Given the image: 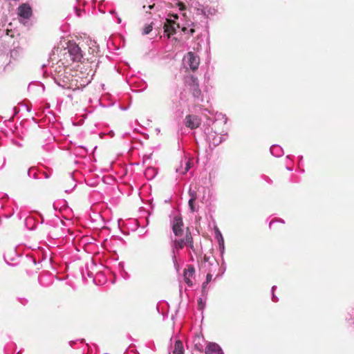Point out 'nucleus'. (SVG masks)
Instances as JSON below:
<instances>
[{
    "label": "nucleus",
    "instance_id": "nucleus-1",
    "mask_svg": "<svg viewBox=\"0 0 354 354\" xmlns=\"http://www.w3.org/2000/svg\"><path fill=\"white\" fill-rule=\"evenodd\" d=\"M193 25L192 22L189 21L180 23L178 14L173 13L169 14L166 18L164 23V29L169 37L178 33L187 35L189 37L195 32L194 28H192Z\"/></svg>",
    "mask_w": 354,
    "mask_h": 354
},
{
    "label": "nucleus",
    "instance_id": "nucleus-2",
    "mask_svg": "<svg viewBox=\"0 0 354 354\" xmlns=\"http://www.w3.org/2000/svg\"><path fill=\"white\" fill-rule=\"evenodd\" d=\"M56 56L62 57L69 64L74 62H81L83 58L82 50L75 42L69 41L66 48H55L53 49L50 59L52 61L56 59Z\"/></svg>",
    "mask_w": 354,
    "mask_h": 354
},
{
    "label": "nucleus",
    "instance_id": "nucleus-3",
    "mask_svg": "<svg viewBox=\"0 0 354 354\" xmlns=\"http://www.w3.org/2000/svg\"><path fill=\"white\" fill-rule=\"evenodd\" d=\"M201 266L207 272L205 281L202 285V295L203 297H206L207 295V286L212 281V277L218 268L219 265L214 258L211 259L210 257L205 254Z\"/></svg>",
    "mask_w": 354,
    "mask_h": 354
},
{
    "label": "nucleus",
    "instance_id": "nucleus-4",
    "mask_svg": "<svg viewBox=\"0 0 354 354\" xmlns=\"http://www.w3.org/2000/svg\"><path fill=\"white\" fill-rule=\"evenodd\" d=\"M225 124L226 120L223 122L215 120L213 122L211 127H208L205 129L207 140L210 145L216 147L225 139L226 133H223V130L221 132L217 131V129L221 125L225 126Z\"/></svg>",
    "mask_w": 354,
    "mask_h": 354
},
{
    "label": "nucleus",
    "instance_id": "nucleus-5",
    "mask_svg": "<svg viewBox=\"0 0 354 354\" xmlns=\"http://www.w3.org/2000/svg\"><path fill=\"white\" fill-rule=\"evenodd\" d=\"M192 237L189 233H186L185 236L183 238L179 237V239H176L174 241L173 249H172V260L174 265V267L177 268L178 263L176 259V253L178 252V250L183 248L185 245H189L190 248L193 247L192 243Z\"/></svg>",
    "mask_w": 354,
    "mask_h": 354
},
{
    "label": "nucleus",
    "instance_id": "nucleus-6",
    "mask_svg": "<svg viewBox=\"0 0 354 354\" xmlns=\"http://www.w3.org/2000/svg\"><path fill=\"white\" fill-rule=\"evenodd\" d=\"M88 84V81L86 79L71 75V78H68L67 83L64 84L63 88L71 89L73 91H82Z\"/></svg>",
    "mask_w": 354,
    "mask_h": 354
},
{
    "label": "nucleus",
    "instance_id": "nucleus-7",
    "mask_svg": "<svg viewBox=\"0 0 354 354\" xmlns=\"http://www.w3.org/2000/svg\"><path fill=\"white\" fill-rule=\"evenodd\" d=\"M186 83L189 86L193 97L196 103L203 102V97L201 89L199 88L198 81L197 77L194 75L187 76L186 77Z\"/></svg>",
    "mask_w": 354,
    "mask_h": 354
},
{
    "label": "nucleus",
    "instance_id": "nucleus-8",
    "mask_svg": "<svg viewBox=\"0 0 354 354\" xmlns=\"http://www.w3.org/2000/svg\"><path fill=\"white\" fill-rule=\"evenodd\" d=\"M50 62H52V65L50 68V75L62 73L66 70V67L70 64L68 62H66L62 57L57 56H56V59L54 61L50 59Z\"/></svg>",
    "mask_w": 354,
    "mask_h": 354
},
{
    "label": "nucleus",
    "instance_id": "nucleus-9",
    "mask_svg": "<svg viewBox=\"0 0 354 354\" xmlns=\"http://www.w3.org/2000/svg\"><path fill=\"white\" fill-rule=\"evenodd\" d=\"M185 64L188 66L192 71H196L198 69L200 64V58L192 52H189L184 57Z\"/></svg>",
    "mask_w": 354,
    "mask_h": 354
},
{
    "label": "nucleus",
    "instance_id": "nucleus-10",
    "mask_svg": "<svg viewBox=\"0 0 354 354\" xmlns=\"http://www.w3.org/2000/svg\"><path fill=\"white\" fill-rule=\"evenodd\" d=\"M71 74L67 71V69L60 73H56L51 75L54 82L60 87H64V84L67 83L68 78H71Z\"/></svg>",
    "mask_w": 354,
    "mask_h": 354
},
{
    "label": "nucleus",
    "instance_id": "nucleus-11",
    "mask_svg": "<svg viewBox=\"0 0 354 354\" xmlns=\"http://www.w3.org/2000/svg\"><path fill=\"white\" fill-rule=\"evenodd\" d=\"M18 15L20 17V21L25 24L24 20H28L32 15V8L27 3H23L18 9Z\"/></svg>",
    "mask_w": 354,
    "mask_h": 354
},
{
    "label": "nucleus",
    "instance_id": "nucleus-12",
    "mask_svg": "<svg viewBox=\"0 0 354 354\" xmlns=\"http://www.w3.org/2000/svg\"><path fill=\"white\" fill-rule=\"evenodd\" d=\"M172 230L176 236L181 237L183 235L184 230L183 229V223L182 218L175 216L171 223Z\"/></svg>",
    "mask_w": 354,
    "mask_h": 354
},
{
    "label": "nucleus",
    "instance_id": "nucleus-13",
    "mask_svg": "<svg viewBox=\"0 0 354 354\" xmlns=\"http://www.w3.org/2000/svg\"><path fill=\"white\" fill-rule=\"evenodd\" d=\"M192 164V159L185 158L181 160L180 165L176 168V172L180 175H184L190 169Z\"/></svg>",
    "mask_w": 354,
    "mask_h": 354
},
{
    "label": "nucleus",
    "instance_id": "nucleus-14",
    "mask_svg": "<svg viewBox=\"0 0 354 354\" xmlns=\"http://www.w3.org/2000/svg\"><path fill=\"white\" fill-rule=\"evenodd\" d=\"M184 123L187 127L194 129L201 124V120L196 115H187L185 118Z\"/></svg>",
    "mask_w": 354,
    "mask_h": 354
},
{
    "label": "nucleus",
    "instance_id": "nucleus-15",
    "mask_svg": "<svg viewBox=\"0 0 354 354\" xmlns=\"http://www.w3.org/2000/svg\"><path fill=\"white\" fill-rule=\"evenodd\" d=\"M205 354H224V353L218 344L209 342L205 348Z\"/></svg>",
    "mask_w": 354,
    "mask_h": 354
},
{
    "label": "nucleus",
    "instance_id": "nucleus-16",
    "mask_svg": "<svg viewBox=\"0 0 354 354\" xmlns=\"http://www.w3.org/2000/svg\"><path fill=\"white\" fill-rule=\"evenodd\" d=\"M198 192L200 194V198L202 203H206L210 199L212 194L209 187L203 186L199 187Z\"/></svg>",
    "mask_w": 354,
    "mask_h": 354
},
{
    "label": "nucleus",
    "instance_id": "nucleus-17",
    "mask_svg": "<svg viewBox=\"0 0 354 354\" xmlns=\"http://www.w3.org/2000/svg\"><path fill=\"white\" fill-rule=\"evenodd\" d=\"M194 272H195V270H194V267H192V266H189L188 268H187L184 270V273H183L184 280H185V282L186 283V284L189 287H192L193 285L191 278L194 276Z\"/></svg>",
    "mask_w": 354,
    "mask_h": 354
},
{
    "label": "nucleus",
    "instance_id": "nucleus-18",
    "mask_svg": "<svg viewBox=\"0 0 354 354\" xmlns=\"http://www.w3.org/2000/svg\"><path fill=\"white\" fill-rule=\"evenodd\" d=\"M95 267L96 265L93 261L91 262L90 266L87 263L86 265V269L82 271V277H85V275L86 274L88 277L93 278V281L95 282L94 272L93 270Z\"/></svg>",
    "mask_w": 354,
    "mask_h": 354
},
{
    "label": "nucleus",
    "instance_id": "nucleus-19",
    "mask_svg": "<svg viewBox=\"0 0 354 354\" xmlns=\"http://www.w3.org/2000/svg\"><path fill=\"white\" fill-rule=\"evenodd\" d=\"M200 10V9H198ZM201 14L205 17L209 18L216 15L217 10L215 8L209 6H203L201 9Z\"/></svg>",
    "mask_w": 354,
    "mask_h": 354
},
{
    "label": "nucleus",
    "instance_id": "nucleus-20",
    "mask_svg": "<svg viewBox=\"0 0 354 354\" xmlns=\"http://www.w3.org/2000/svg\"><path fill=\"white\" fill-rule=\"evenodd\" d=\"M271 154L274 157H281L283 155L282 147L278 145H273L270 149Z\"/></svg>",
    "mask_w": 354,
    "mask_h": 354
},
{
    "label": "nucleus",
    "instance_id": "nucleus-21",
    "mask_svg": "<svg viewBox=\"0 0 354 354\" xmlns=\"http://www.w3.org/2000/svg\"><path fill=\"white\" fill-rule=\"evenodd\" d=\"M195 348L198 351H202L203 349V344L204 339L203 337H201L200 335L195 336L193 340Z\"/></svg>",
    "mask_w": 354,
    "mask_h": 354
},
{
    "label": "nucleus",
    "instance_id": "nucleus-22",
    "mask_svg": "<svg viewBox=\"0 0 354 354\" xmlns=\"http://www.w3.org/2000/svg\"><path fill=\"white\" fill-rule=\"evenodd\" d=\"M173 354H184L183 344L180 341H176L173 350Z\"/></svg>",
    "mask_w": 354,
    "mask_h": 354
},
{
    "label": "nucleus",
    "instance_id": "nucleus-23",
    "mask_svg": "<svg viewBox=\"0 0 354 354\" xmlns=\"http://www.w3.org/2000/svg\"><path fill=\"white\" fill-rule=\"evenodd\" d=\"M156 174H157L156 169L153 167H149L145 169V175L146 178L148 179L153 178Z\"/></svg>",
    "mask_w": 354,
    "mask_h": 354
},
{
    "label": "nucleus",
    "instance_id": "nucleus-24",
    "mask_svg": "<svg viewBox=\"0 0 354 354\" xmlns=\"http://www.w3.org/2000/svg\"><path fill=\"white\" fill-rule=\"evenodd\" d=\"M189 196L190 198H193V201H196L198 198H200V194L197 189H194L192 187L189 188L188 191Z\"/></svg>",
    "mask_w": 354,
    "mask_h": 354
},
{
    "label": "nucleus",
    "instance_id": "nucleus-25",
    "mask_svg": "<svg viewBox=\"0 0 354 354\" xmlns=\"http://www.w3.org/2000/svg\"><path fill=\"white\" fill-rule=\"evenodd\" d=\"M27 174L28 177L32 178L33 179H37L38 178V174L35 167H30L28 171Z\"/></svg>",
    "mask_w": 354,
    "mask_h": 354
},
{
    "label": "nucleus",
    "instance_id": "nucleus-26",
    "mask_svg": "<svg viewBox=\"0 0 354 354\" xmlns=\"http://www.w3.org/2000/svg\"><path fill=\"white\" fill-rule=\"evenodd\" d=\"M216 234L218 240L220 248H222V250H224V240L218 229H216Z\"/></svg>",
    "mask_w": 354,
    "mask_h": 354
},
{
    "label": "nucleus",
    "instance_id": "nucleus-27",
    "mask_svg": "<svg viewBox=\"0 0 354 354\" xmlns=\"http://www.w3.org/2000/svg\"><path fill=\"white\" fill-rule=\"evenodd\" d=\"M183 104L182 102H176L174 103L173 109L175 110L176 112L183 113Z\"/></svg>",
    "mask_w": 354,
    "mask_h": 354
},
{
    "label": "nucleus",
    "instance_id": "nucleus-28",
    "mask_svg": "<svg viewBox=\"0 0 354 354\" xmlns=\"http://www.w3.org/2000/svg\"><path fill=\"white\" fill-rule=\"evenodd\" d=\"M194 202H195V201H193V198H189V201H188V205H189V209L192 212H194L197 211V209L196 208V207L194 205Z\"/></svg>",
    "mask_w": 354,
    "mask_h": 354
},
{
    "label": "nucleus",
    "instance_id": "nucleus-29",
    "mask_svg": "<svg viewBox=\"0 0 354 354\" xmlns=\"http://www.w3.org/2000/svg\"><path fill=\"white\" fill-rule=\"evenodd\" d=\"M33 222H34V219L32 217H28V218H26L25 224H26V227L29 230H34L35 229L33 227H28V225L30 224V223H32Z\"/></svg>",
    "mask_w": 354,
    "mask_h": 354
},
{
    "label": "nucleus",
    "instance_id": "nucleus-30",
    "mask_svg": "<svg viewBox=\"0 0 354 354\" xmlns=\"http://www.w3.org/2000/svg\"><path fill=\"white\" fill-rule=\"evenodd\" d=\"M152 30L151 24L147 25L143 30V35H148Z\"/></svg>",
    "mask_w": 354,
    "mask_h": 354
},
{
    "label": "nucleus",
    "instance_id": "nucleus-31",
    "mask_svg": "<svg viewBox=\"0 0 354 354\" xmlns=\"http://www.w3.org/2000/svg\"><path fill=\"white\" fill-rule=\"evenodd\" d=\"M348 315L349 316L346 317V319L348 320H353V322L351 323L354 326V310L352 309L351 312L348 313Z\"/></svg>",
    "mask_w": 354,
    "mask_h": 354
},
{
    "label": "nucleus",
    "instance_id": "nucleus-32",
    "mask_svg": "<svg viewBox=\"0 0 354 354\" xmlns=\"http://www.w3.org/2000/svg\"><path fill=\"white\" fill-rule=\"evenodd\" d=\"M276 288V286H273L272 287V301L274 302H277L279 299L278 297L274 295V289Z\"/></svg>",
    "mask_w": 354,
    "mask_h": 354
},
{
    "label": "nucleus",
    "instance_id": "nucleus-33",
    "mask_svg": "<svg viewBox=\"0 0 354 354\" xmlns=\"http://www.w3.org/2000/svg\"><path fill=\"white\" fill-rule=\"evenodd\" d=\"M274 222H280V223H285V222H284V221H283L282 218H278L273 219V220H272V221L270 222V223H269V227H270V228H271L272 225Z\"/></svg>",
    "mask_w": 354,
    "mask_h": 354
},
{
    "label": "nucleus",
    "instance_id": "nucleus-34",
    "mask_svg": "<svg viewBox=\"0 0 354 354\" xmlns=\"http://www.w3.org/2000/svg\"><path fill=\"white\" fill-rule=\"evenodd\" d=\"M198 307L200 309H203L205 306V301L203 300L202 298H200L198 301Z\"/></svg>",
    "mask_w": 354,
    "mask_h": 354
},
{
    "label": "nucleus",
    "instance_id": "nucleus-35",
    "mask_svg": "<svg viewBox=\"0 0 354 354\" xmlns=\"http://www.w3.org/2000/svg\"><path fill=\"white\" fill-rule=\"evenodd\" d=\"M13 144L19 147H21L23 146V145L21 142L16 141V140L13 141Z\"/></svg>",
    "mask_w": 354,
    "mask_h": 354
},
{
    "label": "nucleus",
    "instance_id": "nucleus-36",
    "mask_svg": "<svg viewBox=\"0 0 354 354\" xmlns=\"http://www.w3.org/2000/svg\"><path fill=\"white\" fill-rule=\"evenodd\" d=\"M124 354H137L135 351H133V350L131 351H129V350H127Z\"/></svg>",
    "mask_w": 354,
    "mask_h": 354
},
{
    "label": "nucleus",
    "instance_id": "nucleus-37",
    "mask_svg": "<svg viewBox=\"0 0 354 354\" xmlns=\"http://www.w3.org/2000/svg\"><path fill=\"white\" fill-rule=\"evenodd\" d=\"M286 159V165H290L292 163V160L290 159L289 156H287Z\"/></svg>",
    "mask_w": 354,
    "mask_h": 354
},
{
    "label": "nucleus",
    "instance_id": "nucleus-38",
    "mask_svg": "<svg viewBox=\"0 0 354 354\" xmlns=\"http://www.w3.org/2000/svg\"><path fill=\"white\" fill-rule=\"evenodd\" d=\"M264 180H266L270 184L272 183V180L268 176H265Z\"/></svg>",
    "mask_w": 354,
    "mask_h": 354
},
{
    "label": "nucleus",
    "instance_id": "nucleus-39",
    "mask_svg": "<svg viewBox=\"0 0 354 354\" xmlns=\"http://www.w3.org/2000/svg\"><path fill=\"white\" fill-rule=\"evenodd\" d=\"M286 169L290 171L293 170V169L289 165H286Z\"/></svg>",
    "mask_w": 354,
    "mask_h": 354
},
{
    "label": "nucleus",
    "instance_id": "nucleus-40",
    "mask_svg": "<svg viewBox=\"0 0 354 354\" xmlns=\"http://www.w3.org/2000/svg\"><path fill=\"white\" fill-rule=\"evenodd\" d=\"M4 259L6 261V262L8 263V264H11L10 263L8 262V259H7V257L6 255H4Z\"/></svg>",
    "mask_w": 354,
    "mask_h": 354
},
{
    "label": "nucleus",
    "instance_id": "nucleus-41",
    "mask_svg": "<svg viewBox=\"0 0 354 354\" xmlns=\"http://www.w3.org/2000/svg\"><path fill=\"white\" fill-rule=\"evenodd\" d=\"M30 261H31V262H32L33 264L36 265V263H36L35 259H30Z\"/></svg>",
    "mask_w": 354,
    "mask_h": 354
},
{
    "label": "nucleus",
    "instance_id": "nucleus-42",
    "mask_svg": "<svg viewBox=\"0 0 354 354\" xmlns=\"http://www.w3.org/2000/svg\"><path fill=\"white\" fill-rule=\"evenodd\" d=\"M118 24L121 23V19L120 17H118Z\"/></svg>",
    "mask_w": 354,
    "mask_h": 354
},
{
    "label": "nucleus",
    "instance_id": "nucleus-43",
    "mask_svg": "<svg viewBox=\"0 0 354 354\" xmlns=\"http://www.w3.org/2000/svg\"><path fill=\"white\" fill-rule=\"evenodd\" d=\"M299 162H301V161L302 160V159H303V156H300L299 157Z\"/></svg>",
    "mask_w": 354,
    "mask_h": 354
},
{
    "label": "nucleus",
    "instance_id": "nucleus-44",
    "mask_svg": "<svg viewBox=\"0 0 354 354\" xmlns=\"http://www.w3.org/2000/svg\"><path fill=\"white\" fill-rule=\"evenodd\" d=\"M153 6H149L148 8L151 9V8H152Z\"/></svg>",
    "mask_w": 354,
    "mask_h": 354
},
{
    "label": "nucleus",
    "instance_id": "nucleus-45",
    "mask_svg": "<svg viewBox=\"0 0 354 354\" xmlns=\"http://www.w3.org/2000/svg\"><path fill=\"white\" fill-rule=\"evenodd\" d=\"M26 109L28 111H29L28 106H26Z\"/></svg>",
    "mask_w": 354,
    "mask_h": 354
}]
</instances>
